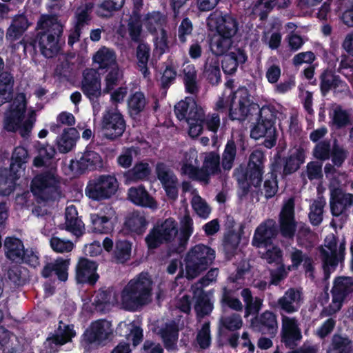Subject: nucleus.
<instances>
[{
	"label": "nucleus",
	"mask_w": 353,
	"mask_h": 353,
	"mask_svg": "<svg viewBox=\"0 0 353 353\" xmlns=\"http://www.w3.org/2000/svg\"><path fill=\"white\" fill-rule=\"evenodd\" d=\"M153 281L148 272H142L130 280L121 292L122 305L134 312L151 302Z\"/></svg>",
	"instance_id": "nucleus-1"
},
{
	"label": "nucleus",
	"mask_w": 353,
	"mask_h": 353,
	"mask_svg": "<svg viewBox=\"0 0 353 353\" xmlns=\"http://www.w3.org/2000/svg\"><path fill=\"white\" fill-rule=\"evenodd\" d=\"M37 38L41 54L52 58L60 50L59 39L63 33V25L54 15H42L37 22Z\"/></svg>",
	"instance_id": "nucleus-2"
},
{
	"label": "nucleus",
	"mask_w": 353,
	"mask_h": 353,
	"mask_svg": "<svg viewBox=\"0 0 353 353\" xmlns=\"http://www.w3.org/2000/svg\"><path fill=\"white\" fill-rule=\"evenodd\" d=\"M26 109V96L23 93H19L15 97L10 111L6 114L3 123L6 130L19 131L21 137H29L36 122L37 116L35 111L31 110L23 120Z\"/></svg>",
	"instance_id": "nucleus-3"
},
{
	"label": "nucleus",
	"mask_w": 353,
	"mask_h": 353,
	"mask_svg": "<svg viewBox=\"0 0 353 353\" xmlns=\"http://www.w3.org/2000/svg\"><path fill=\"white\" fill-rule=\"evenodd\" d=\"M228 92V96L227 91H225L222 97H219L215 105L216 110L224 111L229 108V117L232 120H244L252 103L248 90L241 87L233 93L230 90Z\"/></svg>",
	"instance_id": "nucleus-4"
},
{
	"label": "nucleus",
	"mask_w": 353,
	"mask_h": 353,
	"mask_svg": "<svg viewBox=\"0 0 353 353\" xmlns=\"http://www.w3.org/2000/svg\"><path fill=\"white\" fill-rule=\"evenodd\" d=\"M174 112L180 120H184L189 126L188 134L197 137L203 131L204 110L192 97H185L174 106Z\"/></svg>",
	"instance_id": "nucleus-5"
},
{
	"label": "nucleus",
	"mask_w": 353,
	"mask_h": 353,
	"mask_svg": "<svg viewBox=\"0 0 353 353\" xmlns=\"http://www.w3.org/2000/svg\"><path fill=\"white\" fill-rule=\"evenodd\" d=\"M50 169L36 176L32 181V193L42 201L54 199L59 194V181L56 167L50 163Z\"/></svg>",
	"instance_id": "nucleus-6"
},
{
	"label": "nucleus",
	"mask_w": 353,
	"mask_h": 353,
	"mask_svg": "<svg viewBox=\"0 0 353 353\" xmlns=\"http://www.w3.org/2000/svg\"><path fill=\"white\" fill-rule=\"evenodd\" d=\"M275 121L272 112L268 108H263L257 123L251 130V137L256 140L264 138V145L268 148L274 146L277 137Z\"/></svg>",
	"instance_id": "nucleus-7"
},
{
	"label": "nucleus",
	"mask_w": 353,
	"mask_h": 353,
	"mask_svg": "<svg viewBox=\"0 0 353 353\" xmlns=\"http://www.w3.org/2000/svg\"><path fill=\"white\" fill-rule=\"evenodd\" d=\"M180 232L177 238L170 245L168 251L162 258L168 260L170 265H177L181 263L180 254L186 248L188 240L193 232V221L190 215L185 213L180 221Z\"/></svg>",
	"instance_id": "nucleus-8"
},
{
	"label": "nucleus",
	"mask_w": 353,
	"mask_h": 353,
	"mask_svg": "<svg viewBox=\"0 0 353 353\" xmlns=\"http://www.w3.org/2000/svg\"><path fill=\"white\" fill-rule=\"evenodd\" d=\"M119 183L114 176L100 175L90 180L85 188V194L93 200L110 198L118 189Z\"/></svg>",
	"instance_id": "nucleus-9"
},
{
	"label": "nucleus",
	"mask_w": 353,
	"mask_h": 353,
	"mask_svg": "<svg viewBox=\"0 0 353 353\" xmlns=\"http://www.w3.org/2000/svg\"><path fill=\"white\" fill-rule=\"evenodd\" d=\"M177 223L172 219H167L161 223H157L149 232L145 241L150 249L158 248L164 242H172L177 238Z\"/></svg>",
	"instance_id": "nucleus-10"
},
{
	"label": "nucleus",
	"mask_w": 353,
	"mask_h": 353,
	"mask_svg": "<svg viewBox=\"0 0 353 353\" xmlns=\"http://www.w3.org/2000/svg\"><path fill=\"white\" fill-rule=\"evenodd\" d=\"M100 125L103 136L110 140H114L120 137L125 130L123 116L117 106L107 108L105 110Z\"/></svg>",
	"instance_id": "nucleus-11"
},
{
	"label": "nucleus",
	"mask_w": 353,
	"mask_h": 353,
	"mask_svg": "<svg viewBox=\"0 0 353 353\" xmlns=\"http://www.w3.org/2000/svg\"><path fill=\"white\" fill-rule=\"evenodd\" d=\"M345 243L344 240L340 242L333 234L327 235L324 245L319 248V256L323 265H338L344 261Z\"/></svg>",
	"instance_id": "nucleus-12"
},
{
	"label": "nucleus",
	"mask_w": 353,
	"mask_h": 353,
	"mask_svg": "<svg viewBox=\"0 0 353 353\" xmlns=\"http://www.w3.org/2000/svg\"><path fill=\"white\" fill-rule=\"evenodd\" d=\"M5 254L7 259L14 263L29 265L39 263V256L31 250H24L22 241L17 238L8 237L4 242Z\"/></svg>",
	"instance_id": "nucleus-13"
},
{
	"label": "nucleus",
	"mask_w": 353,
	"mask_h": 353,
	"mask_svg": "<svg viewBox=\"0 0 353 353\" xmlns=\"http://www.w3.org/2000/svg\"><path fill=\"white\" fill-rule=\"evenodd\" d=\"M207 27L219 35L234 37L238 30V23L231 15L215 10L206 19Z\"/></svg>",
	"instance_id": "nucleus-14"
},
{
	"label": "nucleus",
	"mask_w": 353,
	"mask_h": 353,
	"mask_svg": "<svg viewBox=\"0 0 353 353\" xmlns=\"http://www.w3.org/2000/svg\"><path fill=\"white\" fill-rule=\"evenodd\" d=\"M278 232L276 221L273 219H267L256 228L252 239V245L257 248H267L272 244Z\"/></svg>",
	"instance_id": "nucleus-15"
},
{
	"label": "nucleus",
	"mask_w": 353,
	"mask_h": 353,
	"mask_svg": "<svg viewBox=\"0 0 353 353\" xmlns=\"http://www.w3.org/2000/svg\"><path fill=\"white\" fill-rule=\"evenodd\" d=\"M280 232L283 236L291 239L296 231L294 219V199L291 197L285 201L279 219Z\"/></svg>",
	"instance_id": "nucleus-16"
},
{
	"label": "nucleus",
	"mask_w": 353,
	"mask_h": 353,
	"mask_svg": "<svg viewBox=\"0 0 353 353\" xmlns=\"http://www.w3.org/2000/svg\"><path fill=\"white\" fill-rule=\"evenodd\" d=\"M251 327L254 332L273 338L278 330L276 315L271 311L266 310L251 320Z\"/></svg>",
	"instance_id": "nucleus-17"
},
{
	"label": "nucleus",
	"mask_w": 353,
	"mask_h": 353,
	"mask_svg": "<svg viewBox=\"0 0 353 353\" xmlns=\"http://www.w3.org/2000/svg\"><path fill=\"white\" fill-rule=\"evenodd\" d=\"M353 292V278L350 276H338L335 278L331 290L332 303L336 307L334 312L339 311L344 300Z\"/></svg>",
	"instance_id": "nucleus-18"
},
{
	"label": "nucleus",
	"mask_w": 353,
	"mask_h": 353,
	"mask_svg": "<svg viewBox=\"0 0 353 353\" xmlns=\"http://www.w3.org/2000/svg\"><path fill=\"white\" fill-rule=\"evenodd\" d=\"M155 172L167 194L173 199H176L178 195L179 181L173 171L165 163L159 162L156 165Z\"/></svg>",
	"instance_id": "nucleus-19"
},
{
	"label": "nucleus",
	"mask_w": 353,
	"mask_h": 353,
	"mask_svg": "<svg viewBox=\"0 0 353 353\" xmlns=\"http://www.w3.org/2000/svg\"><path fill=\"white\" fill-rule=\"evenodd\" d=\"M216 257L215 250L203 245L198 244L187 252L185 261L192 265H211Z\"/></svg>",
	"instance_id": "nucleus-20"
},
{
	"label": "nucleus",
	"mask_w": 353,
	"mask_h": 353,
	"mask_svg": "<svg viewBox=\"0 0 353 353\" xmlns=\"http://www.w3.org/2000/svg\"><path fill=\"white\" fill-rule=\"evenodd\" d=\"M81 90L90 100H94L101 96L103 92L101 81L99 74L94 70L87 69L83 72Z\"/></svg>",
	"instance_id": "nucleus-21"
},
{
	"label": "nucleus",
	"mask_w": 353,
	"mask_h": 353,
	"mask_svg": "<svg viewBox=\"0 0 353 353\" xmlns=\"http://www.w3.org/2000/svg\"><path fill=\"white\" fill-rule=\"evenodd\" d=\"M302 338L296 320L286 316L282 317L281 341L287 347L293 348Z\"/></svg>",
	"instance_id": "nucleus-22"
},
{
	"label": "nucleus",
	"mask_w": 353,
	"mask_h": 353,
	"mask_svg": "<svg viewBox=\"0 0 353 353\" xmlns=\"http://www.w3.org/2000/svg\"><path fill=\"white\" fill-rule=\"evenodd\" d=\"M353 205V194L334 190L331 192L330 205L333 216H339L343 214Z\"/></svg>",
	"instance_id": "nucleus-23"
},
{
	"label": "nucleus",
	"mask_w": 353,
	"mask_h": 353,
	"mask_svg": "<svg viewBox=\"0 0 353 353\" xmlns=\"http://www.w3.org/2000/svg\"><path fill=\"white\" fill-rule=\"evenodd\" d=\"M106 322L98 320L92 322L83 334V341L88 345H101L108 339L110 332L105 328Z\"/></svg>",
	"instance_id": "nucleus-24"
},
{
	"label": "nucleus",
	"mask_w": 353,
	"mask_h": 353,
	"mask_svg": "<svg viewBox=\"0 0 353 353\" xmlns=\"http://www.w3.org/2000/svg\"><path fill=\"white\" fill-rule=\"evenodd\" d=\"M143 27L151 34H154L159 30L165 28L167 22V15L159 10L149 11L141 17Z\"/></svg>",
	"instance_id": "nucleus-25"
},
{
	"label": "nucleus",
	"mask_w": 353,
	"mask_h": 353,
	"mask_svg": "<svg viewBox=\"0 0 353 353\" xmlns=\"http://www.w3.org/2000/svg\"><path fill=\"white\" fill-rule=\"evenodd\" d=\"M71 169H79L83 171L87 169L95 170L103 167L101 157L97 152L87 150L81 157L76 161H71Z\"/></svg>",
	"instance_id": "nucleus-26"
},
{
	"label": "nucleus",
	"mask_w": 353,
	"mask_h": 353,
	"mask_svg": "<svg viewBox=\"0 0 353 353\" xmlns=\"http://www.w3.org/2000/svg\"><path fill=\"white\" fill-rule=\"evenodd\" d=\"M105 210L104 214H90L92 230L94 232L107 234L112 230L111 219L114 216V211L109 207H105Z\"/></svg>",
	"instance_id": "nucleus-27"
},
{
	"label": "nucleus",
	"mask_w": 353,
	"mask_h": 353,
	"mask_svg": "<svg viewBox=\"0 0 353 353\" xmlns=\"http://www.w3.org/2000/svg\"><path fill=\"white\" fill-rule=\"evenodd\" d=\"M65 217L64 228L76 236L82 235L85 230L84 224L73 205L66 208Z\"/></svg>",
	"instance_id": "nucleus-28"
},
{
	"label": "nucleus",
	"mask_w": 353,
	"mask_h": 353,
	"mask_svg": "<svg viewBox=\"0 0 353 353\" xmlns=\"http://www.w3.org/2000/svg\"><path fill=\"white\" fill-rule=\"evenodd\" d=\"M92 61L98 69H108L117 65V54L113 49L102 46L94 54Z\"/></svg>",
	"instance_id": "nucleus-29"
},
{
	"label": "nucleus",
	"mask_w": 353,
	"mask_h": 353,
	"mask_svg": "<svg viewBox=\"0 0 353 353\" xmlns=\"http://www.w3.org/2000/svg\"><path fill=\"white\" fill-rule=\"evenodd\" d=\"M247 56L239 48H234L232 51L225 54L222 60V68L225 73L232 74L234 73L239 64L245 62Z\"/></svg>",
	"instance_id": "nucleus-30"
},
{
	"label": "nucleus",
	"mask_w": 353,
	"mask_h": 353,
	"mask_svg": "<svg viewBox=\"0 0 353 353\" xmlns=\"http://www.w3.org/2000/svg\"><path fill=\"white\" fill-rule=\"evenodd\" d=\"M305 151L303 148H293L285 159L283 174L288 175L296 172L305 161Z\"/></svg>",
	"instance_id": "nucleus-31"
},
{
	"label": "nucleus",
	"mask_w": 353,
	"mask_h": 353,
	"mask_svg": "<svg viewBox=\"0 0 353 353\" xmlns=\"http://www.w3.org/2000/svg\"><path fill=\"white\" fill-rule=\"evenodd\" d=\"M327 353H353V341L347 336L335 333L327 350Z\"/></svg>",
	"instance_id": "nucleus-32"
},
{
	"label": "nucleus",
	"mask_w": 353,
	"mask_h": 353,
	"mask_svg": "<svg viewBox=\"0 0 353 353\" xmlns=\"http://www.w3.org/2000/svg\"><path fill=\"white\" fill-rule=\"evenodd\" d=\"M151 173L149 163L142 161L135 163L134 167L124 174L126 183H137L148 178Z\"/></svg>",
	"instance_id": "nucleus-33"
},
{
	"label": "nucleus",
	"mask_w": 353,
	"mask_h": 353,
	"mask_svg": "<svg viewBox=\"0 0 353 353\" xmlns=\"http://www.w3.org/2000/svg\"><path fill=\"white\" fill-rule=\"evenodd\" d=\"M128 198L137 205L154 208L156 202L149 195L143 185L130 188L128 190Z\"/></svg>",
	"instance_id": "nucleus-34"
},
{
	"label": "nucleus",
	"mask_w": 353,
	"mask_h": 353,
	"mask_svg": "<svg viewBox=\"0 0 353 353\" xmlns=\"http://www.w3.org/2000/svg\"><path fill=\"white\" fill-rule=\"evenodd\" d=\"M19 170L3 168L0 170V192L9 195L15 188L16 181L19 178Z\"/></svg>",
	"instance_id": "nucleus-35"
},
{
	"label": "nucleus",
	"mask_w": 353,
	"mask_h": 353,
	"mask_svg": "<svg viewBox=\"0 0 353 353\" xmlns=\"http://www.w3.org/2000/svg\"><path fill=\"white\" fill-rule=\"evenodd\" d=\"M30 26L28 19L24 15L15 16L7 30L6 38L12 41L19 39Z\"/></svg>",
	"instance_id": "nucleus-36"
},
{
	"label": "nucleus",
	"mask_w": 353,
	"mask_h": 353,
	"mask_svg": "<svg viewBox=\"0 0 353 353\" xmlns=\"http://www.w3.org/2000/svg\"><path fill=\"white\" fill-rule=\"evenodd\" d=\"M38 155L34 159L33 164L35 167H47L50 169V163L56 167L54 161L52 159L55 154V150L50 145H42L38 143L37 145Z\"/></svg>",
	"instance_id": "nucleus-37"
},
{
	"label": "nucleus",
	"mask_w": 353,
	"mask_h": 353,
	"mask_svg": "<svg viewBox=\"0 0 353 353\" xmlns=\"http://www.w3.org/2000/svg\"><path fill=\"white\" fill-rule=\"evenodd\" d=\"M14 77L8 70L0 74V105L12 99Z\"/></svg>",
	"instance_id": "nucleus-38"
},
{
	"label": "nucleus",
	"mask_w": 353,
	"mask_h": 353,
	"mask_svg": "<svg viewBox=\"0 0 353 353\" xmlns=\"http://www.w3.org/2000/svg\"><path fill=\"white\" fill-rule=\"evenodd\" d=\"M79 137V134L76 128H68L64 129L57 139V147L59 152L66 153L70 151L75 145Z\"/></svg>",
	"instance_id": "nucleus-39"
},
{
	"label": "nucleus",
	"mask_w": 353,
	"mask_h": 353,
	"mask_svg": "<svg viewBox=\"0 0 353 353\" xmlns=\"http://www.w3.org/2000/svg\"><path fill=\"white\" fill-rule=\"evenodd\" d=\"M143 26L140 13L137 10H132L127 21V30L131 41L134 42L141 41Z\"/></svg>",
	"instance_id": "nucleus-40"
},
{
	"label": "nucleus",
	"mask_w": 353,
	"mask_h": 353,
	"mask_svg": "<svg viewBox=\"0 0 353 353\" xmlns=\"http://www.w3.org/2000/svg\"><path fill=\"white\" fill-rule=\"evenodd\" d=\"M8 277L12 284L11 288L23 286L30 279V272L26 266H9Z\"/></svg>",
	"instance_id": "nucleus-41"
},
{
	"label": "nucleus",
	"mask_w": 353,
	"mask_h": 353,
	"mask_svg": "<svg viewBox=\"0 0 353 353\" xmlns=\"http://www.w3.org/2000/svg\"><path fill=\"white\" fill-rule=\"evenodd\" d=\"M340 88V91L347 90V84L342 81L339 76L334 74L330 71H325L321 76V89L325 94L330 89Z\"/></svg>",
	"instance_id": "nucleus-42"
},
{
	"label": "nucleus",
	"mask_w": 353,
	"mask_h": 353,
	"mask_svg": "<svg viewBox=\"0 0 353 353\" xmlns=\"http://www.w3.org/2000/svg\"><path fill=\"white\" fill-rule=\"evenodd\" d=\"M97 267L76 266V281L77 283L95 285L99 278V275L97 272Z\"/></svg>",
	"instance_id": "nucleus-43"
},
{
	"label": "nucleus",
	"mask_w": 353,
	"mask_h": 353,
	"mask_svg": "<svg viewBox=\"0 0 353 353\" xmlns=\"http://www.w3.org/2000/svg\"><path fill=\"white\" fill-rule=\"evenodd\" d=\"M148 222L144 214L139 212H134L129 215L126 221V227L133 233L142 234L146 230Z\"/></svg>",
	"instance_id": "nucleus-44"
},
{
	"label": "nucleus",
	"mask_w": 353,
	"mask_h": 353,
	"mask_svg": "<svg viewBox=\"0 0 353 353\" xmlns=\"http://www.w3.org/2000/svg\"><path fill=\"white\" fill-rule=\"evenodd\" d=\"M203 72L212 84H217L220 81L221 72L217 57H209L206 59Z\"/></svg>",
	"instance_id": "nucleus-45"
},
{
	"label": "nucleus",
	"mask_w": 353,
	"mask_h": 353,
	"mask_svg": "<svg viewBox=\"0 0 353 353\" xmlns=\"http://www.w3.org/2000/svg\"><path fill=\"white\" fill-rule=\"evenodd\" d=\"M325 205V199L322 196H318L310 205L309 219L313 225H319L322 222Z\"/></svg>",
	"instance_id": "nucleus-46"
},
{
	"label": "nucleus",
	"mask_w": 353,
	"mask_h": 353,
	"mask_svg": "<svg viewBox=\"0 0 353 353\" xmlns=\"http://www.w3.org/2000/svg\"><path fill=\"white\" fill-rule=\"evenodd\" d=\"M75 335L73 325H65L60 321L57 334L52 337V343L55 345H62L70 342Z\"/></svg>",
	"instance_id": "nucleus-47"
},
{
	"label": "nucleus",
	"mask_w": 353,
	"mask_h": 353,
	"mask_svg": "<svg viewBox=\"0 0 353 353\" xmlns=\"http://www.w3.org/2000/svg\"><path fill=\"white\" fill-rule=\"evenodd\" d=\"M124 2L125 0H104L97 6L96 13L100 17H110L114 11L123 6Z\"/></svg>",
	"instance_id": "nucleus-48"
},
{
	"label": "nucleus",
	"mask_w": 353,
	"mask_h": 353,
	"mask_svg": "<svg viewBox=\"0 0 353 353\" xmlns=\"http://www.w3.org/2000/svg\"><path fill=\"white\" fill-rule=\"evenodd\" d=\"M150 48L145 43H140L137 48V57L138 68L145 78H147L150 72L148 69V62L150 57Z\"/></svg>",
	"instance_id": "nucleus-49"
},
{
	"label": "nucleus",
	"mask_w": 353,
	"mask_h": 353,
	"mask_svg": "<svg viewBox=\"0 0 353 353\" xmlns=\"http://www.w3.org/2000/svg\"><path fill=\"white\" fill-rule=\"evenodd\" d=\"M232 37L224 35H218L211 43V50L216 55H223L232 48Z\"/></svg>",
	"instance_id": "nucleus-50"
},
{
	"label": "nucleus",
	"mask_w": 353,
	"mask_h": 353,
	"mask_svg": "<svg viewBox=\"0 0 353 353\" xmlns=\"http://www.w3.org/2000/svg\"><path fill=\"white\" fill-rule=\"evenodd\" d=\"M93 8V3L88 2L77 8L75 13V28L82 30L85 26L88 25L91 20L90 13Z\"/></svg>",
	"instance_id": "nucleus-51"
},
{
	"label": "nucleus",
	"mask_w": 353,
	"mask_h": 353,
	"mask_svg": "<svg viewBox=\"0 0 353 353\" xmlns=\"http://www.w3.org/2000/svg\"><path fill=\"white\" fill-rule=\"evenodd\" d=\"M146 99L143 92H136L130 95L128 105L131 114L137 115L143 110Z\"/></svg>",
	"instance_id": "nucleus-52"
},
{
	"label": "nucleus",
	"mask_w": 353,
	"mask_h": 353,
	"mask_svg": "<svg viewBox=\"0 0 353 353\" xmlns=\"http://www.w3.org/2000/svg\"><path fill=\"white\" fill-rule=\"evenodd\" d=\"M236 154V146L234 141H228L222 154V167L230 170L234 164Z\"/></svg>",
	"instance_id": "nucleus-53"
},
{
	"label": "nucleus",
	"mask_w": 353,
	"mask_h": 353,
	"mask_svg": "<svg viewBox=\"0 0 353 353\" xmlns=\"http://www.w3.org/2000/svg\"><path fill=\"white\" fill-rule=\"evenodd\" d=\"M199 165L198 152L195 149L190 148L184 154L182 161L181 172L184 174L192 173L194 168Z\"/></svg>",
	"instance_id": "nucleus-54"
},
{
	"label": "nucleus",
	"mask_w": 353,
	"mask_h": 353,
	"mask_svg": "<svg viewBox=\"0 0 353 353\" xmlns=\"http://www.w3.org/2000/svg\"><path fill=\"white\" fill-rule=\"evenodd\" d=\"M219 329H225L228 331H236L242 327L243 321L241 316L233 313L229 316H224L220 319Z\"/></svg>",
	"instance_id": "nucleus-55"
},
{
	"label": "nucleus",
	"mask_w": 353,
	"mask_h": 353,
	"mask_svg": "<svg viewBox=\"0 0 353 353\" xmlns=\"http://www.w3.org/2000/svg\"><path fill=\"white\" fill-rule=\"evenodd\" d=\"M122 77V72L117 67L112 68L105 77L103 93L108 94L112 91L118 85Z\"/></svg>",
	"instance_id": "nucleus-56"
},
{
	"label": "nucleus",
	"mask_w": 353,
	"mask_h": 353,
	"mask_svg": "<svg viewBox=\"0 0 353 353\" xmlns=\"http://www.w3.org/2000/svg\"><path fill=\"white\" fill-rule=\"evenodd\" d=\"M114 256L118 263L126 262L131 256V244L127 241L117 242Z\"/></svg>",
	"instance_id": "nucleus-57"
},
{
	"label": "nucleus",
	"mask_w": 353,
	"mask_h": 353,
	"mask_svg": "<svg viewBox=\"0 0 353 353\" xmlns=\"http://www.w3.org/2000/svg\"><path fill=\"white\" fill-rule=\"evenodd\" d=\"M338 8L343 11L341 19L349 27H353V1L352 0H339Z\"/></svg>",
	"instance_id": "nucleus-58"
},
{
	"label": "nucleus",
	"mask_w": 353,
	"mask_h": 353,
	"mask_svg": "<svg viewBox=\"0 0 353 353\" xmlns=\"http://www.w3.org/2000/svg\"><path fill=\"white\" fill-rule=\"evenodd\" d=\"M203 167L209 173L216 174L220 172V157L214 152H209L205 154Z\"/></svg>",
	"instance_id": "nucleus-59"
},
{
	"label": "nucleus",
	"mask_w": 353,
	"mask_h": 353,
	"mask_svg": "<svg viewBox=\"0 0 353 353\" xmlns=\"http://www.w3.org/2000/svg\"><path fill=\"white\" fill-rule=\"evenodd\" d=\"M28 159V151L23 147H17L14 148L12 155V163L10 164L11 170H19Z\"/></svg>",
	"instance_id": "nucleus-60"
},
{
	"label": "nucleus",
	"mask_w": 353,
	"mask_h": 353,
	"mask_svg": "<svg viewBox=\"0 0 353 353\" xmlns=\"http://www.w3.org/2000/svg\"><path fill=\"white\" fill-rule=\"evenodd\" d=\"M232 290L228 289L226 287L223 288L221 303L223 307L227 306L235 311H241L243 305L240 300L237 298L232 296Z\"/></svg>",
	"instance_id": "nucleus-61"
},
{
	"label": "nucleus",
	"mask_w": 353,
	"mask_h": 353,
	"mask_svg": "<svg viewBox=\"0 0 353 353\" xmlns=\"http://www.w3.org/2000/svg\"><path fill=\"white\" fill-rule=\"evenodd\" d=\"M194 309L198 314L203 316L210 314L213 305L203 292L197 297Z\"/></svg>",
	"instance_id": "nucleus-62"
},
{
	"label": "nucleus",
	"mask_w": 353,
	"mask_h": 353,
	"mask_svg": "<svg viewBox=\"0 0 353 353\" xmlns=\"http://www.w3.org/2000/svg\"><path fill=\"white\" fill-rule=\"evenodd\" d=\"M191 203L196 213L201 217L206 218L210 213V208L206 202L197 194L192 192Z\"/></svg>",
	"instance_id": "nucleus-63"
},
{
	"label": "nucleus",
	"mask_w": 353,
	"mask_h": 353,
	"mask_svg": "<svg viewBox=\"0 0 353 353\" xmlns=\"http://www.w3.org/2000/svg\"><path fill=\"white\" fill-rule=\"evenodd\" d=\"M52 249L57 252H68L74 248V243L68 239L53 236L50 241Z\"/></svg>",
	"instance_id": "nucleus-64"
}]
</instances>
